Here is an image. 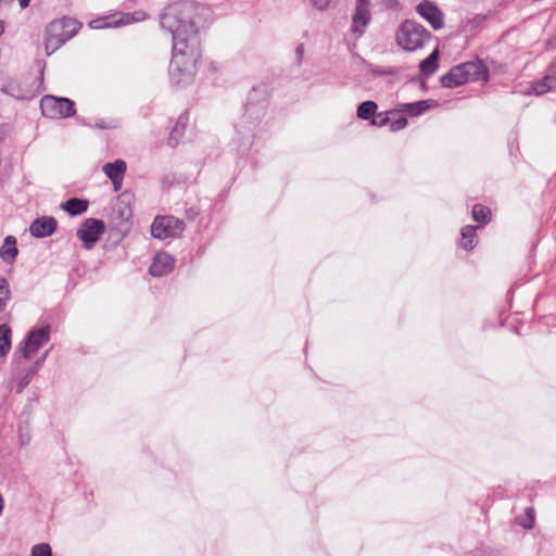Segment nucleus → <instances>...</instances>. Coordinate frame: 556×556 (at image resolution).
<instances>
[{"label": "nucleus", "instance_id": "e433bc0d", "mask_svg": "<svg viewBox=\"0 0 556 556\" xmlns=\"http://www.w3.org/2000/svg\"><path fill=\"white\" fill-rule=\"evenodd\" d=\"M295 54H296V62L300 65L302 63L303 54H304V45L303 43H300L296 47Z\"/></svg>", "mask_w": 556, "mask_h": 556}, {"label": "nucleus", "instance_id": "ddd939ff", "mask_svg": "<svg viewBox=\"0 0 556 556\" xmlns=\"http://www.w3.org/2000/svg\"><path fill=\"white\" fill-rule=\"evenodd\" d=\"M102 170L112 181L115 191L119 190L126 172L125 161L116 160L111 163H105Z\"/></svg>", "mask_w": 556, "mask_h": 556}, {"label": "nucleus", "instance_id": "a878e982", "mask_svg": "<svg viewBox=\"0 0 556 556\" xmlns=\"http://www.w3.org/2000/svg\"><path fill=\"white\" fill-rule=\"evenodd\" d=\"M462 247L465 250H471L475 247L473 239L476 237V227L473 226H465L462 228Z\"/></svg>", "mask_w": 556, "mask_h": 556}, {"label": "nucleus", "instance_id": "dca6fc26", "mask_svg": "<svg viewBox=\"0 0 556 556\" xmlns=\"http://www.w3.org/2000/svg\"><path fill=\"white\" fill-rule=\"evenodd\" d=\"M58 24H49L46 28L45 50L47 55H51L62 45L65 43V41H63V39L60 38V34L58 33Z\"/></svg>", "mask_w": 556, "mask_h": 556}, {"label": "nucleus", "instance_id": "0eeeda50", "mask_svg": "<svg viewBox=\"0 0 556 556\" xmlns=\"http://www.w3.org/2000/svg\"><path fill=\"white\" fill-rule=\"evenodd\" d=\"M50 340V326L40 327L33 329L28 332L25 340L21 343L15 354H20L21 357L28 359L30 358L43 344Z\"/></svg>", "mask_w": 556, "mask_h": 556}, {"label": "nucleus", "instance_id": "58836bf2", "mask_svg": "<svg viewBox=\"0 0 556 556\" xmlns=\"http://www.w3.org/2000/svg\"><path fill=\"white\" fill-rule=\"evenodd\" d=\"M96 126H97L98 128H101V129H105V128H110V127H111V125H110V124H106L104 121L97 122V123H96Z\"/></svg>", "mask_w": 556, "mask_h": 556}, {"label": "nucleus", "instance_id": "72a5a7b5", "mask_svg": "<svg viewBox=\"0 0 556 556\" xmlns=\"http://www.w3.org/2000/svg\"><path fill=\"white\" fill-rule=\"evenodd\" d=\"M407 126V118L406 117H399L395 121H392L390 123V129L391 131H399L404 129Z\"/></svg>", "mask_w": 556, "mask_h": 556}, {"label": "nucleus", "instance_id": "a19ab883", "mask_svg": "<svg viewBox=\"0 0 556 556\" xmlns=\"http://www.w3.org/2000/svg\"><path fill=\"white\" fill-rule=\"evenodd\" d=\"M4 33V24L0 21V36Z\"/></svg>", "mask_w": 556, "mask_h": 556}, {"label": "nucleus", "instance_id": "7c9ffc66", "mask_svg": "<svg viewBox=\"0 0 556 556\" xmlns=\"http://www.w3.org/2000/svg\"><path fill=\"white\" fill-rule=\"evenodd\" d=\"M525 513L526 517L519 521V525L525 529H532L534 527V510L528 507Z\"/></svg>", "mask_w": 556, "mask_h": 556}, {"label": "nucleus", "instance_id": "1a4fd4ad", "mask_svg": "<svg viewBox=\"0 0 556 556\" xmlns=\"http://www.w3.org/2000/svg\"><path fill=\"white\" fill-rule=\"evenodd\" d=\"M370 20V0H356L351 30L361 37L365 33Z\"/></svg>", "mask_w": 556, "mask_h": 556}, {"label": "nucleus", "instance_id": "b1692460", "mask_svg": "<svg viewBox=\"0 0 556 556\" xmlns=\"http://www.w3.org/2000/svg\"><path fill=\"white\" fill-rule=\"evenodd\" d=\"M48 355V351L45 352L36 362L26 370L25 375L22 377L20 381V387H26L33 379V377L37 374L38 369L43 365L46 357Z\"/></svg>", "mask_w": 556, "mask_h": 556}, {"label": "nucleus", "instance_id": "393cba45", "mask_svg": "<svg viewBox=\"0 0 556 556\" xmlns=\"http://www.w3.org/2000/svg\"><path fill=\"white\" fill-rule=\"evenodd\" d=\"M11 333L8 325H0V357L5 356L11 349Z\"/></svg>", "mask_w": 556, "mask_h": 556}, {"label": "nucleus", "instance_id": "412c9836", "mask_svg": "<svg viewBox=\"0 0 556 556\" xmlns=\"http://www.w3.org/2000/svg\"><path fill=\"white\" fill-rule=\"evenodd\" d=\"M439 50L434 49L431 54L419 63V71L425 77L431 76L438 70Z\"/></svg>", "mask_w": 556, "mask_h": 556}, {"label": "nucleus", "instance_id": "c85d7f7f", "mask_svg": "<svg viewBox=\"0 0 556 556\" xmlns=\"http://www.w3.org/2000/svg\"><path fill=\"white\" fill-rule=\"evenodd\" d=\"M10 293L9 282L5 278L0 277V312L4 311Z\"/></svg>", "mask_w": 556, "mask_h": 556}, {"label": "nucleus", "instance_id": "2f4dec72", "mask_svg": "<svg viewBox=\"0 0 556 556\" xmlns=\"http://www.w3.org/2000/svg\"><path fill=\"white\" fill-rule=\"evenodd\" d=\"M31 556H52V551L48 544H37L31 548Z\"/></svg>", "mask_w": 556, "mask_h": 556}, {"label": "nucleus", "instance_id": "473e14b6", "mask_svg": "<svg viewBox=\"0 0 556 556\" xmlns=\"http://www.w3.org/2000/svg\"><path fill=\"white\" fill-rule=\"evenodd\" d=\"M390 123H391V119L388 116V113H386V112L376 114L375 117L370 121L371 125L378 126V127L389 125Z\"/></svg>", "mask_w": 556, "mask_h": 556}, {"label": "nucleus", "instance_id": "4c0bfd02", "mask_svg": "<svg viewBox=\"0 0 556 556\" xmlns=\"http://www.w3.org/2000/svg\"><path fill=\"white\" fill-rule=\"evenodd\" d=\"M547 73H554V76H556V56L552 60Z\"/></svg>", "mask_w": 556, "mask_h": 556}, {"label": "nucleus", "instance_id": "9b49d317", "mask_svg": "<svg viewBox=\"0 0 556 556\" xmlns=\"http://www.w3.org/2000/svg\"><path fill=\"white\" fill-rule=\"evenodd\" d=\"M58 227V222L52 216H41L33 220L29 226V232L35 238H46L51 236Z\"/></svg>", "mask_w": 556, "mask_h": 556}, {"label": "nucleus", "instance_id": "f3484780", "mask_svg": "<svg viewBox=\"0 0 556 556\" xmlns=\"http://www.w3.org/2000/svg\"><path fill=\"white\" fill-rule=\"evenodd\" d=\"M18 254L16 247V238L13 236H7L0 247V258L7 263L12 264Z\"/></svg>", "mask_w": 556, "mask_h": 556}, {"label": "nucleus", "instance_id": "f8f14e48", "mask_svg": "<svg viewBox=\"0 0 556 556\" xmlns=\"http://www.w3.org/2000/svg\"><path fill=\"white\" fill-rule=\"evenodd\" d=\"M135 14H138L140 16H138L137 18L130 17L129 14L123 15L118 18H116L115 16H104V17L92 20L89 23V26L92 29H101V28H106V27H118L121 25L129 24L132 21H140L146 17V14L142 12H136Z\"/></svg>", "mask_w": 556, "mask_h": 556}, {"label": "nucleus", "instance_id": "4be33fe9", "mask_svg": "<svg viewBox=\"0 0 556 556\" xmlns=\"http://www.w3.org/2000/svg\"><path fill=\"white\" fill-rule=\"evenodd\" d=\"M187 126V118L185 116H179L176 125L172 128L168 136V144L175 147L178 144L180 138L182 137L185 129Z\"/></svg>", "mask_w": 556, "mask_h": 556}, {"label": "nucleus", "instance_id": "5701e85b", "mask_svg": "<svg viewBox=\"0 0 556 556\" xmlns=\"http://www.w3.org/2000/svg\"><path fill=\"white\" fill-rule=\"evenodd\" d=\"M378 105L375 101L368 100L357 106V117L364 121H371L377 112Z\"/></svg>", "mask_w": 556, "mask_h": 556}, {"label": "nucleus", "instance_id": "f704fd0d", "mask_svg": "<svg viewBox=\"0 0 556 556\" xmlns=\"http://www.w3.org/2000/svg\"><path fill=\"white\" fill-rule=\"evenodd\" d=\"M379 3L386 10H397L400 8L399 0H379Z\"/></svg>", "mask_w": 556, "mask_h": 556}, {"label": "nucleus", "instance_id": "6ab92c4d", "mask_svg": "<svg viewBox=\"0 0 556 556\" xmlns=\"http://www.w3.org/2000/svg\"><path fill=\"white\" fill-rule=\"evenodd\" d=\"M88 201L78 199V198H72L61 204V208L67 212L71 216H77L83 213H85L88 210Z\"/></svg>", "mask_w": 556, "mask_h": 556}, {"label": "nucleus", "instance_id": "aec40b11", "mask_svg": "<svg viewBox=\"0 0 556 556\" xmlns=\"http://www.w3.org/2000/svg\"><path fill=\"white\" fill-rule=\"evenodd\" d=\"M555 85L556 76H554V73H546L542 79L533 81L532 90L536 96H541L552 90Z\"/></svg>", "mask_w": 556, "mask_h": 556}, {"label": "nucleus", "instance_id": "423d86ee", "mask_svg": "<svg viewBox=\"0 0 556 556\" xmlns=\"http://www.w3.org/2000/svg\"><path fill=\"white\" fill-rule=\"evenodd\" d=\"M184 230V220L172 215L157 216L151 225V235L161 240L178 237Z\"/></svg>", "mask_w": 556, "mask_h": 556}, {"label": "nucleus", "instance_id": "f03ea898", "mask_svg": "<svg viewBox=\"0 0 556 556\" xmlns=\"http://www.w3.org/2000/svg\"><path fill=\"white\" fill-rule=\"evenodd\" d=\"M432 38L431 33L421 24L406 20L396 31L397 45L406 51H416L425 47Z\"/></svg>", "mask_w": 556, "mask_h": 556}, {"label": "nucleus", "instance_id": "bb28decb", "mask_svg": "<svg viewBox=\"0 0 556 556\" xmlns=\"http://www.w3.org/2000/svg\"><path fill=\"white\" fill-rule=\"evenodd\" d=\"M491 211L489 207L481 205V204H475L472 207V218L481 224L484 225L490 220Z\"/></svg>", "mask_w": 556, "mask_h": 556}, {"label": "nucleus", "instance_id": "f257e3e1", "mask_svg": "<svg viewBox=\"0 0 556 556\" xmlns=\"http://www.w3.org/2000/svg\"><path fill=\"white\" fill-rule=\"evenodd\" d=\"M206 8L193 0H179L165 7L159 14L162 29L169 33L173 55L169 63L170 83L177 87L190 84L200 59V24Z\"/></svg>", "mask_w": 556, "mask_h": 556}, {"label": "nucleus", "instance_id": "ea45409f", "mask_svg": "<svg viewBox=\"0 0 556 556\" xmlns=\"http://www.w3.org/2000/svg\"><path fill=\"white\" fill-rule=\"evenodd\" d=\"M30 0H18L21 8L28 7Z\"/></svg>", "mask_w": 556, "mask_h": 556}, {"label": "nucleus", "instance_id": "c756f323", "mask_svg": "<svg viewBox=\"0 0 556 556\" xmlns=\"http://www.w3.org/2000/svg\"><path fill=\"white\" fill-rule=\"evenodd\" d=\"M308 4L312 9L325 12L329 10L330 8L334 7L337 3V0H307Z\"/></svg>", "mask_w": 556, "mask_h": 556}, {"label": "nucleus", "instance_id": "2eb2a0df", "mask_svg": "<svg viewBox=\"0 0 556 556\" xmlns=\"http://www.w3.org/2000/svg\"><path fill=\"white\" fill-rule=\"evenodd\" d=\"M50 24H58V33L60 34V38H62L65 42L73 38L81 26V24L78 21L72 17H63L60 20H55L52 21Z\"/></svg>", "mask_w": 556, "mask_h": 556}, {"label": "nucleus", "instance_id": "6e6552de", "mask_svg": "<svg viewBox=\"0 0 556 556\" xmlns=\"http://www.w3.org/2000/svg\"><path fill=\"white\" fill-rule=\"evenodd\" d=\"M104 231V223L97 218H87L77 229L76 236L83 241L85 249H91Z\"/></svg>", "mask_w": 556, "mask_h": 556}, {"label": "nucleus", "instance_id": "a211bd4d", "mask_svg": "<svg viewBox=\"0 0 556 556\" xmlns=\"http://www.w3.org/2000/svg\"><path fill=\"white\" fill-rule=\"evenodd\" d=\"M434 105H437V102L434 100L428 99L412 103H404L401 105V111L407 113L410 116H419Z\"/></svg>", "mask_w": 556, "mask_h": 556}, {"label": "nucleus", "instance_id": "cd10ccee", "mask_svg": "<svg viewBox=\"0 0 556 556\" xmlns=\"http://www.w3.org/2000/svg\"><path fill=\"white\" fill-rule=\"evenodd\" d=\"M2 92L15 98V99H26L28 96L20 88L18 84L15 81H10L5 84L1 88Z\"/></svg>", "mask_w": 556, "mask_h": 556}, {"label": "nucleus", "instance_id": "7ed1b4c3", "mask_svg": "<svg viewBox=\"0 0 556 556\" xmlns=\"http://www.w3.org/2000/svg\"><path fill=\"white\" fill-rule=\"evenodd\" d=\"M488 71L481 63L465 62L451 68L441 77V84L445 88L462 86L469 80H486Z\"/></svg>", "mask_w": 556, "mask_h": 556}, {"label": "nucleus", "instance_id": "9d476101", "mask_svg": "<svg viewBox=\"0 0 556 556\" xmlns=\"http://www.w3.org/2000/svg\"><path fill=\"white\" fill-rule=\"evenodd\" d=\"M416 12L426 20L434 30L444 27V14L432 1L422 0L416 7Z\"/></svg>", "mask_w": 556, "mask_h": 556}, {"label": "nucleus", "instance_id": "39448f33", "mask_svg": "<svg viewBox=\"0 0 556 556\" xmlns=\"http://www.w3.org/2000/svg\"><path fill=\"white\" fill-rule=\"evenodd\" d=\"M40 109L49 118L70 117L75 114L74 102L68 98L45 96L40 101Z\"/></svg>", "mask_w": 556, "mask_h": 556}, {"label": "nucleus", "instance_id": "4468645a", "mask_svg": "<svg viewBox=\"0 0 556 556\" xmlns=\"http://www.w3.org/2000/svg\"><path fill=\"white\" fill-rule=\"evenodd\" d=\"M175 260L167 253H159L154 257L149 273L154 277H162L170 273L174 268Z\"/></svg>", "mask_w": 556, "mask_h": 556}, {"label": "nucleus", "instance_id": "c9c22d12", "mask_svg": "<svg viewBox=\"0 0 556 556\" xmlns=\"http://www.w3.org/2000/svg\"><path fill=\"white\" fill-rule=\"evenodd\" d=\"M370 72L378 76H387V75L393 74L392 70H384V68H379V67H371Z\"/></svg>", "mask_w": 556, "mask_h": 556}, {"label": "nucleus", "instance_id": "20e7f679", "mask_svg": "<svg viewBox=\"0 0 556 556\" xmlns=\"http://www.w3.org/2000/svg\"><path fill=\"white\" fill-rule=\"evenodd\" d=\"M264 115L265 108L263 105L257 106L251 101L247 103L245 113L238 129V135H242L243 142L241 143V148L243 151H247L251 147L254 138L255 127L262 121Z\"/></svg>", "mask_w": 556, "mask_h": 556}]
</instances>
